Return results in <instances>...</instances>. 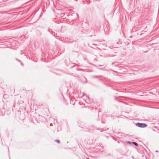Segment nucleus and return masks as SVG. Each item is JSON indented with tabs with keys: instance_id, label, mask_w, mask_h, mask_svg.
<instances>
[{
	"instance_id": "obj_1",
	"label": "nucleus",
	"mask_w": 159,
	"mask_h": 159,
	"mask_svg": "<svg viewBox=\"0 0 159 159\" xmlns=\"http://www.w3.org/2000/svg\"><path fill=\"white\" fill-rule=\"evenodd\" d=\"M138 125L139 127L142 128H144L147 126V125L146 124L140 123H138Z\"/></svg>"
},
{
	"instance_id": "obj_2",
	"label": "nucleus",
	"mask_w": 159,
	"mask_h": 159,
	"mask_svg": "<svg viewBox=\"0 0 159 159\" xmlns=\"http://www.w3.org/2000/svg\"><path fill=\"white\" fill-rule=\"evenodd\" d=\"M132 143L134 144V145H135V146H138V144L137 143H135V142H133Z\"/></svg>"
},
{
	"instance_id": "obj_3",
	"label": "nucleus",
	"mask_w": 159,
	"mask_h": 159,
	"mask_svg": "<svg viewBox=\"0 0 159 159\" xmlns=\"http://www.w3.org/2000/svg\"><path fill=\"white\" fill-rule=\"evenodd\" d=\"M56 141L58 143H59L60 142V141L59 140H56Z\"/></svg>"
},
{
	"instance_id": "obj_4",
	"label": "nucleus",
	"mask_w": 159,
	"mask_h": 159,
	"mask_svg": "<svg viewBox=\"0 0 159 159\" xmlns=\"http://www.w3.org/2000/svg\"><path fill=\"white\" fill-rule=\"evenodd\" d=\"M86 159H89V158H87Z\"/></svg>"
}]
</instances>
